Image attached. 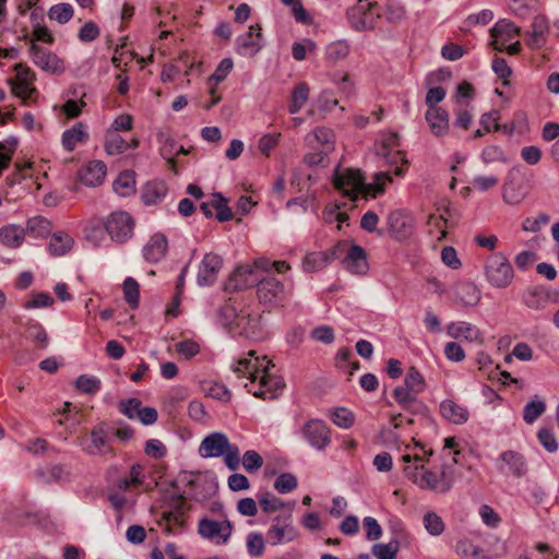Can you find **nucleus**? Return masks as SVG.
<instances>
[{"label": "nucleus", "instance_id": "nucleus-35", "mask_svg": "<svg viewBox=\"0 0 559 559\" xmlns=\"http://www.w3.org/2000/svg\"><path fill=\"white\" fill-rule=\"evenodd\" d=\"M25 238V229L17 225H5L0 228V241L9 248L20 247Z\"/></svg>", "mask_w": 559, "mask_h": 559}, {"label": "nucleus", "instance_id": "nucleus-39", "mask_svg": "<svg viewBox=\"0 0 559 559\" xmlns=\"http://www.w3.org/2000/svg\"><path fill=\"white\" fill-rule=\"evenodd\" d=\"M448 219L443 215L430 214L427 219L428 234L437 241H442L448 236Z\"/></svg>", "mask_w": 559, "mask_h": 559}, {"label": "nucleus", "instance_id": "nucleus-20", "mask_svg": "<svg viewBox=\"0 0 559 559\" xmlns=\"http://www.w3.org/2000/svg\"><path fill=\"white\" fill-rule=\"evenodd\" d=\"M521 34V28L514 23L501 20L490 29L492 41L490 43L493 50L504 51L506 45L512 38Z\"/></svg>", "mask_w": 559, "mask_h": 559}, {"label": "nucleus", "instance_id": "nucleus-15", "mask_svg": "<svg viewBox=\"0 0 559 559\" xmlns=\"http://www.w3.org/2000/svg\"><path fill=\"white\" fill-rule=\"evenodd\" d=\"M399 135L396 133H390L386 136V157H390L389 168L386 169V182H392L391 174L395 176H402L409 166V162L406 159V152L402 150H395L399 147Z\"/></svg>", "mask_w": 559, "mask_h": 559}, {"label": "nucleus", "instance_id": "nucleus-47", "mask_svg": "<svg viewBox=\"0 0 559 559\" xmlns=\"http://www.w3.org/2000/svg\"><path fill=\"white\" fill-rule=\"evenodd\" d=\"M546 411V404L539 399L528 402L523 408V419L527 424H533Z\"/></svg>", "mask_w": 559, "mask_h": 559}, {"label": "nucleus", "instance_id": "nucleus-33", "mask_svg": "<svg viewBox=\"0 0 559 559\" xmlns=\"http://www.w3.org/2000/svg\"><path fill=\"white\" fill-rule=\"evenodd\" d=\"M168 242L164 235H153L144 247V258L151 263H156L165 258Z\"/></svg>", "mask_w": 559, "mask_h": 559}, {"label": "nucleus", "instance_id": "nucleus-10", "mask_svg": "<svg viewBox=\"0 0 559 559\" xmlns=\"http://www.w3.org/2000/svg\"><path fill=\"white\" fill-rule=\"evenodd\" d=\"M233 524L229 520L224 519L215 521L210 518H202L198 523L199 535L215 545H225L233 534Z\"/></svg>", "mask_w": 559, "mask_h": 559}, {"label": "nucleus", "instance_id": "nucleus-27", "mask_svg": "<svg viewBox=\"0 0 559 559\" xmlns=\"http://www.w3.org/2000/svg\"><path fill=\"white\" fill-rule=\"evenodd\" d=\"M107 173V167L102 160H91L79 171L80 181L90 187L99 186Z\"/></svg>", "mask_w": 559, "mask_h": 559}, {"label": "nucleus", "instance_id": "nucleus-30", "mask_svg": "<svg viewBox=\"0 0 559 559\" xmlns=\"http://www.w3.org/2000/svg\"><path fill=\"white\" fill-rule=\"evenodd\" d=\"M440 414L444 419L456 425L466 423L469 417L467 407L452 399L441 402Z\"/></svg>", "mask_w": 559, "mask_h": 559}, {"label": "nucleus", "instance_id": "nucleus-18", "mask_svg": "<svg viewBox=\"0 0 559 559\" xmlns=\"http://www.w3.org/2000/svg\"><path fill=\"white\" fill-rule=\"evenodd\" d=\"M234 68V62L230 58L223 59L214 73L207 79L210 100L204 105V108L210 109L222 100V93L218 90V84L223 82Z\"/></svg>", "mask_w": 559, "mask_h": 559}, {"label": "nucleus", "instance_id": "nucleus-17", "mask_svg": "<svg viewBox=\"0 0 559 559\" xmlns=\"http://www.w3.org/2000/svg\"><path fill=\"white\" fill-rule=\"evenodd\" d=\"M257 296L261 304L278 306L285 300V289L282 282L275 277L261 278L258 283Z\"/></svg>", "mask_w": 559, "mask_h": 559}, {"label": "nucleus", "instance_id": "nucleus-54", "mask_svg": "<svg viewBox=\"0 0 559 559\" xmlns=\"http://www.w3.org/2000/svg\"><path fill=\"white\" fill-rule=\"evenodd\" d=\"M348 52L349 48L345 41H334L326 49V58L330 62H337L346 58Z\"/></svg>", "mask_w": 559, "mask_h": 559}, {"label": "nucleus", "instance_id": "nucleus-38", "mask_svg": "<svg viewBox=\"0 0 559 559\" xmlns=\"http://www.w3.org/2000/svg\"><path fill=\"white\" fill-rule=\"evenodd\" d=\"M91 453L99 455H110L111 457L116 455V451L110 444H108L106 433L103 429H94L91 432Z\"/></svg>", "mask_w": 559, "mask_h": 559}, {"label": "nucleus", "instance_id": "nucleus-45", "mask_svg": "<svg viewBox=\"0 0 559 559\" xmlns=\"http://www.w3.org/2000/svg\"><path fill=\"white\" fill-rule=\"evenodd\" d=\"M74 15V9L70 3L61 2L50 7L48 17L59 24L68 23Z\"/></svg>", "mask_w": 559, "mask_h": 559}, {"label": "nucleus", "instance_id": "nucleus-3", "mask_svg": "<svg viewBox=\"0 0 559 559\" xmlns=\"http://www.w3.org/2000/svg\"><path fill=\"white\" fill-rule=\"evenodd\" d=\"M381 175L377 176L376 183H365V178L360 170L347 168L335 171L333 176V186L343 197L350 201L358 198L369 199L376 198L382 192L384 182L380 181Z\"/></svg>", "mask_w": 559, "mask_h": 559}, {"label": "nucleus", "instance_id": "nucleus-48", "mask_svg": "<svg viewBox=\"0 0 559 559\" xmlns=\"http://www.w3.org/2000/svg\"><path fill=\"white\" fill-rule=\"evenodd\" d=\"M285 5L292 9V13L298 23L311 25L313 19L311 14L304 8L301 0H281Z\"/></svg>", "mask_w": 559, "mask_h": 559}, {"label": "nucleus", "instance_id": "nucleus-58", "mask_svg": "<svg viewBox=\"0 0 559 559\" xmlns=\"http://www.w3.org/2000/svg\"><path fill=\"white\" fill-rule=\"evenodd\" d=\"M76 389L82 393L94 394L100 389V381L92 376H80L76 380Z\"/></svg>", "mask_w": 559, "mask_h": 559}, {"label": "nucleus", "instance_id": "nucleus-7", "mask_svg": "<svg viewBox=\"0 0 559 559\" xmlns=\"http://www.w3.org/2000/svg\"><path fill=\"white\" fill-rule=\"evenodd\" d=\"M426 388V381L416 367L411 366L407 369L403 384L396 386L393 392V399L404 408L411 407L417 400V394Z\"/></svg>", "mask_w": 559, "mask_h": 559}, {"label": "nucleus", "instance_id": "nucleus-42", "mask_svg": "<svg viewBox=\"0 0 559 559\" xmlns=\"http://www.w3.org/2000/svg\"><path fill=\"white\" fill-rule=\"evenodd\" d=\"M352 352L345 347L341 348L335 356V367L348 376H353V373L359 369V362L352 360Z\"/></svg>", "mask_w": 559, "mask_h": 559}, {"label": "nucleus", "instance_id": "nucleus-63", "mask_svg": "<svg viewBox=\"0 0 559 559\" xmlns=\"http://www.w3.org/2000/svg\"><path fill=\"white\" fill-rule=\"evenodd\" d=\"M175 350L177 354L183 356L187 359H190L199 354L200 345L195 341L186 340L175 344Z\"/></svg>", "mask_w": 559, "mask_h": 559}, {"label": "nucleus", "instance_id": "nucleus-50", "mask_svg": "<svg viewBox=\"0 0 559 559\" xmlns=\"http://www.w3.org/2000/svg\"><path fill=\"white\" fill-rule=\"evenodd\" d=\"M259 504L264 513H273L285 507V502L282 499L270 492L260 495Z\"/></svg>", "mask_w": 559, "mask_h": 559}, {"label": "nucleus", "instance_id": "nucleus-24", "mask_svg": "<svg viewBox=\"0 0 559 559\" xmlns=\"http://www.w3.org/2000/svg\"><path fill=\"white\" fill-rule=\"evenodd\" d=\"M146 480L145 467L142 464H133L129 472L119 479L117 488L123 492H139Z\"/></svg>", "mask_w": 559, "mask_h": 559}, {"label": "nucleus", "instance_id": "nucleus-19", "mask_svg": "<svg viewBox=\"0 0 559 559\" xmlns=\"http://www.w3.org/2000/svg\"><path fill=\"white\" fill-rule=\"evenodd\" d=\"M548 34L549 24L547 19L537 15L533 19L530 29L524 34V43L530 49H540L546 45Z\"/></svg>", "mask_w": 559, "mask_h": 559}, {"label": "nucleus", "instance_id": "nucleus-31", "mask_svg": "<svg viewBox=\"0 0 559 559\" xmlns=\"http://www.w3.org/2000/svg\"><path fill=\"white\" fill-rule=\"evenodd\" d=\"M259 281H261L260 274H255V270L251 265L238 266L229 277V284L239 290L253 286Z\"/></svg>", "mask_w": 559, "mask_h": 559}, {"label": "nucleus", "instance_id": "nucleus-57", "mask_svg": "<svg viewBox=\"0 0 559 559\" xmlns=\"http://www.w3.org/2000/svg\"><path fill=\"white\" fill-rule=\"evenodd\" d=\"M100 36V27L93 21L83 24L79 29L78 37L83 43H91Z\"/></svg>", "mask_w": 559, "mask_h": 559}, {"label": "nucleus", "instance_id": "nucleus-11", "mask_svg": "<svg viewBox=\"0 0 559 559\" xmlns=\"http://www.w3.org/2000/svg\"><path fill=\"white\" fill-rule=\"evenodd\" d=\"M156 523L166 534H176L181 532L187 523L185 498L181 496L177 497L174 501L173 509L163 511Z\"/></svg>", "mask_w": 559, "mask_h": 559}, {"label": "nucleus", "instance_id": "nucleus-52", "mask_svg": "<svg viewBox=\"0 0 559 559\" xmlns=\"http://www.w3.org/2000/svg\"><path fill=\"white\" fill-rule=\"evenodd\" d=\"M500 111L493 109L489 112H485L480 118V124L486 133L498 132L501 129L500 123Z\"/></svg>", "mask_w": 559, "mask_h": 559}, {"label": "nucleus", "instance_id": "nucleus-12", "mask_svg": "<svg viewBox=\"0 0 559 559\" xmlns=\"http://www.w3.org/2000/svg\"><path fill=\"white\" fill-rule=\"evenodd\" d=\"M343 253L346 254L343 262L350 272L359 274L367 270L366 253L361 247L340 241L333 248V255L338 258Z\"/></svg>", "mask_w": 559, "mask_h": 559}, {"label": "nucleus", "instance_id": "nucleus-4", "mask_svg": "<svg viewBox=\"0 0 559 559\" xmlns=\"http://www.w3.org/2000/svg\"><path fill=\"white\" fill-rule=\"evenodd\" d=\"M450 463L447 462H430L427 460V465H421L420 473L416 478L417 485L425 490H430L437 495L448 492L454 480L455 459H451Z\"/></svg>", "mask_w": 559, "mask_h": 559}, {"label": "nucleus", "instance_id": "nucleus-49", "mask_svg": "<svg viewBox=\"0 0 559 559\" xmlns=\"http://www.w3.org/2000/svg\"><path fill=\"white\" fill-rule=\"evenodd\" d=\"M158 27L160 28L158 33V39H171V43H177V33L179 32L180 25L177 22L175 16L170 17V21H160L158 24Z\"/></svg>", "mask_w": 559, "mask_h": 559}, {"label": "nucleus", "instance_id": "nucleus-1", "mask_svg": "<svg viewBox=\"0 0 559 559\" xmlns=\"http://www.w3.org/2000/svg\"><path fill=\"white\" fill-rule=\"evenodd\" d=\"M233 370L247 378L245 388L258 399L275 400L285 389L283 378L275 372V365L266 356L258 357L255 350H249L246 357L238 359Z\"/></svg>", "mask_w": 559, "mask_h": 559}, {"label": "nucleus", "instance_id": "nucleus-5", "mask_svg": "<svg viewBox=\"0 0 559 559\" xmlns=\"http://www.w3.org/2000/svg\"><path fill=\"white\" fill-rule=\"evenodd\" d=\"M36 72L25 62L12 67V75L7 79L11 95L23 106H34L39 103L40 93L36 86Z\"/></svg>", "mask_w": 559, "mask_h": 559}, {"label": "nucleus", "instance_id": "nucleus-46", "mask_svg": "<svg viewBox=\"0 0 559 559\" xmlns=\"http://www.w3.org/2000/svg\"><path fill=\"white\" fill-rule=\"evenodd\" d=\"M123 296L129 306L133 309L138 308L140 302V285L132 278L127 277L122 285Z\"/></svg>", "mask_w": 559, "mask_h": 559}, {"label": "nucleus", "instance_id": "nucleus-40", "mask_svg": "<svg viewBox=\"0 0 559 559\" xmlns=\"http://www.w3.org/2000/svg\"><path fill=\"white\" fill-rule=\"evenodd\" d=\"M114 190L122 197L132 194L135 190V174L131 170L120 173L114 181Z\"/></svg>", "mask_w": 559, "mask_h": 559}, {"label": "nucleus", "instance_id": "nucleus-56", "mask_svg": "<svg viewBox=\"0 0 559 559\" xmlns=\"http://www.w3.org/2000/svg\"><path fill=\"white\" fill-rule=\"evenodd\" d=\"M247 549L252 557L262 556L265 549V543L262 534L250 533L247 537Z\"/></svg>", "mask_w": 559, "mask_h": 559}, {"label": "nucleus", "instance_id": "nucleus-26", "mask_svg": "<svg viewBox=\"0 0 559 559\" xmlns=\"http://www.w3.org/2000/svg\"><path fill=\"white\" fill-rule=\"evenodd\" d=\"M413 218L403 211H394L389 216V230L396 239H405L413 233Z\"/></svg>", "mask_w": 559, "mask_h": 559}, {"label": "nucleus", "instance_id": "nucleus-21", "mask_svg": "<svg viewBox=\"0 0 559 559\" xmlns=\"http://www.w3.org/2000/svg\"><path fill=\"white\" fill-rule=\"evenodd\" d=\"M267 537L273 545L282 543L286 537L292 540L295 537V531L292 525V514H278L274 518L272 525L267 531Z\"/></svg>", "mask_w": 559, "mask_h": 559}, {"label": "nucleus", "instance_id": "nucleus-41", "mask_svg": "<svg viewBox=\"0 0 559 559\" xmlns=\"http://www.w3.org/2000/svg\"><path fill=\"white\" fill-rule=\"evenodd\" d=\"M52 230V224L49 219L36 216L28 219L25 234L28 233L33 237H47Z\"/></svg>", "mask_w": 559, "mask_h": 559}, {"label": "nucleus", "instance_id": "nucleus-36", "mask_svg": "<svg viewBox=\"0 0 559 559\" xmlns=\"http://www.w3.org/2000/svg\"><path fill=\"white\" fill-rule=\"evenodd\" d=\"M74 245V239L68 233L57 231L49 241V252L53 255L60 257L68 253Z\"/></svg>", "mask_w": 559, "mask_h": 559}, {"label": "nucleus", "instance_id": "nucleus-37", "mask_svg": "<svg viewBox=\"0 0 559 559\" xmlns=\"http://www.w3.org/2000/svg\"><path fill=\"white\" fill-rule=\"evenodd\" d=\"M447 333L452 338L473 342L478 337V331L467 322H452L447 326Z\"/></svg>", "mask_w": 559, "mask_h": 559}, {"label": "nucleus", "instance_id": "nucleus-14", "mask_svg": "<svg viewBox=\"0 0 559 559\" xmlns=\"http://www.w3.org/2000/svg\"><path fill=\"white\" fill-rule=\"evenodd\" d=\"M138 135H124L122 133L106 131L104 136V150L110 156L123 155L140 146Z\"/></svg>", "mask_w": 559, "mask_h": 559}, {"label": "nucleus", "instance_id": "nucleus-32", "mask_svg": "<svg viewBox=\"0 0 559 559\" xmlns=\"http://www.w3.org/2000/svg\"><path fill=\"white\" fill-rule=\"evenodd\" d=\"M559 300V293L542 287L533 288L525 296V304L532 309H542Z\"/></svg>", "mask_w": 559, "mask_h": 559}, {"label": "nucleus", "instance_id": "nucleus-13", "mask_svg": "<svg viewBox=\"0 0 559 559\" xmlns=\"http://www.w3.org/2000/svg\"><path fill=\"white\" fill-rule=\"evenodd\" d=\"M29 56L39 69L51 74H61L66 70L64 60L56 52L41 48L37 44H31Z\"/></svg>", "mask_w": 559, "mask_h": 559}, {"label": "nucleus", "instance_id": "nucleus-43", "mask_svg": "<svg viewBox=\"0 0 559 559\" xmlns=\"http://www.w3.org/2000/svg\"><path fill=\"white\" fill-rule=\"evenodd\" d=\"M310 88L307 83L301 82L295 86L290 95L289 112H298L309 98Z\"/></svg>", "mask_w": 559, "mask_h": 559}, {"label": "nucleus", "instance_id": "nucleus-60", "mask_svg": "<svg viewBox=\"0 0 559 559\" xmlns=\"http://www.w3.org/2000/svg\"><path fill=\"white\" fill-rule=\"evenodd\" d=\"M332 421L342 428H349L355 421V416L349 409L338 407L332 414Z\"/></svg>", "mask_w": 559, "mask_h": 559}, {"label": "nucleus", "instance_id": "nucleus-2", "mask_svg": "<svg viewBox=\"0 0 559 559\" xmlns=\"http://www.w3.org/2000/svg\"><path fill=\"white\" fill-rule=\"evenodd\" d=\"M391 424L393 428L386 433V443L391 449V453H386V471L391 468L392 456L403 463L423 461V456L416 454L419 442L414 437V420L397 414L391 415Z\"/></svg>", "mask_w": 559, "mask_h": 559}, {"label": "nucleus", "instance_id": "nucleus-6", "mask_svg": "<svg viewBox=\"0 0 559 559\" xmlns=\"http://www.w3.org/2000/svg\"><path fill=\"white\" fill-rule=\"evenodd\" d=\"M484 274L488 284L495 288H506L514 278L513 266L502 252H492L486 258Z\"/></svg>", "mask_w": 559, "mask_h": 559}, {"label": "nucleus", "instance_id": "nucleus-62", "mask_svg": "<svg viewBox=\"0 0 559 559\" xmlns=\"http://www.w3.org/2000/svg\"><path fill=\"white\" fill-rule=\"evenodd\" d=\"M297 487V479L293 474L284 473L281 474L275 483L274 488L281 493H287Z\"/></svg>", "mask_w": 559, "mask_h": 559}, {"label": "nucleus", "instance_id": "nucleus-44", "mask_svg": "<svg viewBox=\"0 0 559 559\" xmlns=\"http://www.w3.org/2000/svg\"><path fill=\"white\" fill-rule=\"evenodd\" d=\"M223 266V259L215 253H207L202 261L201 271L207 281H213Z\"/></svg>", "mask_w": 559, "mask_h": 559}, {"label": "nucleus", "instance_id": "nucleus-23", "mask_svg": "<svg viewBox=\"0 0 559 559\" xmlns=\"http://www.w3.org/2000/svg\"><path fill=\"white\" fill-rule=\"evenodd\" d=\"M230 445L224 433L213 432L203 439L199 448V453L202 457L222 456L227 452Z\"/></svg>", "mask_w": 559, "mask_h": 559}, {"label": "nucleus", "instance_id": "nucleus-28", "mask_svg": "<svg viewBox=\"0 0 559 559\" xmlns=\"http://www.w3.org/2000/svg\"><path fill=\"white\" fill-rule=\"evenodd\" d=\"M88 139L86 124L76 122L62 133L61 143L67 152H73L79 145L86 143Z\"/></svg>", "mask_w": 559, "mask_h": 559}, {"label": "nucleus", "instance_id": "nucleus-16", "mask_svg": "<svg viewBox=\"0 0 559 559\" xmlns=\"http://www.w3.org/2000/svg\"><path fill=\"white\" fill-rule=\"evenodd\" d=\"M193 67L189 53H181L177 59L167 64L162 72L164 82H173L176 84L190 83L188 75Z\"/></svg>", "mask_w": 559, "mask_h": 559}, {"label": "nucleus", "instance_id": "nucleus-22", "mask_svg": "<svg viewBox=\"0 0 559 559\" xmlns=\"http://www.w3.org/2000/svg\"><path fill=\"white\" fill-rule=\"evenodd\" d=\"M307 440L318 450L324 449L330 442V429L319 419H311L302 428Z\"/></svg>", "mask_w": 559, "mask_h": 559}, {"label": "nucleus", "instance_id": "nucleus-34", "mask_svg": "<svg viewBox=\"0 0 559 559\" xmlns=\"http://www.w3.org/2000/svg\"><path fill=\"white\" fill-rule=\"evenodd\" d=\"M426 120L431 132L438 136L443 135L449 131V115L442 107L428 108L426 112Z\"/></svg>", "mask_w": 559, "mask_h": 559}, {"label": "nucleus", "instance_id": "nucleus-9", "mask_svg": "<svg viewBox=\"0 0 559 559\" xmlns=\"http://www.w3.org/2000/svg\"><path fill=\"white\" fill-rule=\"evenodd\" d=\"M134 219L126 211H115L103 221V226L112 241L123 243L133 235Z\"/></svg>", "mask_w": 559, "mask_h": 559}, {"label": "nucleus", "instance_id": "nucleus-61", "mask_svg": "<svg viewBox=\"0 0 559 559\" xmlns=\"http://www.w3.org/2000/svg\"><path fill=\"white\" fill-rule=\"evenodd\" d=\"M53 305V298L46 293H34L29 299L26 300L24 307L27 309L32 308H47Z\"/></svg>", "mask_w": 559, "mask_h": 559}, {"label": "nucleus", "instance_id": "nucleus-8", "mask_svg": "<svg viewBox=\"0 0 559 559\" xmlns=\"http://www.w3.org/2000/svg\"><path fill=\"white\" fill-rule=\"evenodd\" d=\"M347 17L358 31L373 29L381 23V8L378 3L359 0L347 11Z\"/></svg>", "mask_w": 559, "mask_h": 559}, {"label": "nucleus", "instance_id": "nucleus-51", "mask_svg": "<svg viewBox=\"0 0 559 559\" xmlns=\"http://www.w3.org/2000/svg\"><path fill=\"white\" fill-rule=\"evenodd\" d=\"M204 392L207 396L222 402H229L231 394L225 384L219 382H209L204 385Z\"/></svg>", "mask_w": 559, "mask_h": 559}, {"label": "nucleus", "instance_id": "nucleus-25", "mask_svg": "<svg viewBox=\"0 0 559 559\" xmlns=\"http://www.w3.org/2000/svg\"><path fill=\"white\" fill-rule=\"evenodd\" d=\"M69 94L76 98H69L64 104L60 107H56L55 109L58 110L59 115L64 117L67 120H73L79 118L87 106L85 100L87 93L85 91L78 93L76 90L73 88L69 91Z\"/></svg>", "mask_w": 559, "mask_h": 559}, {"label": "nucleus", "instance_id": "nucleus-29", "mask_svg": "<svg viewBox=\"0 0 559 559\" xmlns=\"http://www.w3.org/2000/svg\"><path fill=\"white\" fill-rule=\"evenodd\" d=\"M480 300L478 287L468 281L456 283L454 288V302L461 307H472Z\"/></svg>", "mask_w": 559, "mask_h": 559}, {"label": "nucleus", "instance_id": "nucleus-53", "mask_svg": "<svg viewBox=\"0 0 559 559\" xmlns=\"http://www.w3.org/2000/svg\"><path fill=\"white\" fill-rule=\"evenodd\" d=\"M425 528L435 536L444 532L445 525L442 519L436 512H427L424 516Z\"/></svg>", "mask_w": 559, "mask_h": 559}, {"label": "nucleus", "instance_id": "nucleus-59", "mask_svg": "<svg viewBox=\"0 0 559 559\" xmlns=\"http://www.w3.org/2000/svg\"><path fill=\"white\" fill-rule=\"evenodd\" d=\"M133 128V117L130 114H121L117 116L110 127L106 131L126 133Z\"/></svg>", "mask_w": 559, "mask_h": 559}, {"label": "nucleus", "instance_id": "nucleus-55", "mask_svg": "<svg viewBox=\"0 0 559 559\" xmlns=\"http://www.w3.org/2000/svg\"><path fill=\"white\" fill-rule=\"evenodd\" d=\"M537 439L548 452L558 450V442L552 428L542 427L537 432Z\"/></svg>", "mask_w": 559, "mask_h": 559}, {"label": "nucleus", "instance_id": "nucleus-64", "mask_svg": "<svg viewBox=\"0 0 559 559\" xmlns=\"http://www.w3.org/2000/svg\"><path fill=\"white\" fill-rule=\"evenodd\" d=\"M492 69L499 79L502 80L503 85H509V78L512 74L511 68L504 58L496 57L492 61Z\"/></svg>", "mask_w": 559, "mask_h": 559}]
</instances>
